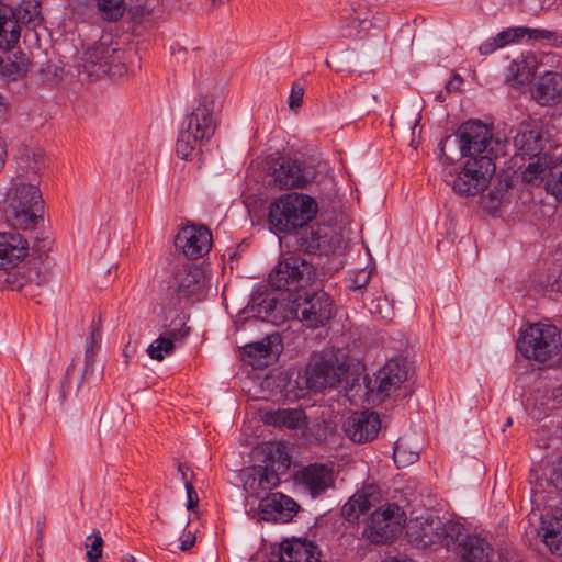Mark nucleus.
I'll use <instances>...</instances> for the list:
<instances>
[{"instance_id":"obj_1","label":"nucleus","mask_w":562,"mask_h":562,"mask_svg":"<svg viewBox=\"0 0 562 562\" xmlns=\"http://www.w3.org/2000/svg\"><path fill=\"white\" fill-rule=\"evenodd\" d=\"M305 380L311 390L341 386L348 393L355 389L359 376L351 370L350 359L345 351L328 348L311 357Z\"/></svg>"},{"instance_id":"obj_2","label":"nucleus","mask_w":562,"mask_h":562,"mask_svg":"<svg viewBox=\"0 0 562 562\" xmlns=\"http://www.w3.org/2000/svg\"><path fill=\"white\" fill-rule=\"evenodd\" d=\"M214 109L215 99L212 95H204L186 117L176 143L179 158L192 159L201 151V146L212 138L216 130Z\"/></svg>"},{"instance_id":"obj_3","label":"nucleus","mask_w":562,"mask_h":562,"mask_svg":"<svg viewBox=\"0 0 562 562\" xmlns=\"http://www.w3.org/2000/svg\"><path fill=\"white\" fill-rule=\"evenodd\" d=\"M450 143L458 144L460 156L467 159L490 156L494 161L498 156L505 155V144L494 138L488 126L480 121L463 123L454 138L447 136L440 142V157L445 166L453 160L447 153Z\"/></svg>"},{"instance_id":"obj_4","label":"nucleus","mask_w":562,"mask_h":562,"mask_svg":"<svg viewBox=\"0 0 562 562\" xmlns=\"http://www.w3.org/2000/svg\"><path fill=\"white\" fill-rule=\"evenodd\" d=\"M44 202L36 184L21 177L13 179L3 201L2 211L10 225L21 229L35 227L42 216Z\"/></svg>"},{"instance_id":"obj_5","label":"nucleus","mask_w":562,"mask_h":562,"mask_svg":"<svg viewBox=\"0 0 562 562\" xmlns=\"http://www.w3.org/2000/svg\"><path fill=\"white\" fill-rule=\"evenodd\" d=\"M317 211V202L312 196L291 192L270 205L269 223L278 232L288 233L307 225Z\"/></svg>"},{"instance_id":"obj_6","label":"nucleus","mask_w":562,"mask_h":562,"mask_svg":"<svg viewBox=\"0 0 562 562\" xmlns=\"http://www.w3.org/2000/svg\"><path fill=\"white\" fill-rule=\"evenodd\" d=\"M406 533L417 548L440 546L450 550L452 538L459 533V522L435 515L420 516L409 521Z\"/></svg>"},{"instance_id":"obj_7","label":"nucleus","mask_w":562,"mask_h":562,"mask_svg":"<svg viewBox=\"0 0 562 562\" xmlns=\"http://www.w3.org/2000/svg\"><path fill=\"white\" fill-rule=\"evenodd\" d=\"M517 348L528 359L538 362L549 361L562 349L561 333L551 324H532L521 333Z\"/></svg>"},{"instance_id":"obj_8","label":"nucleus","mask_w":562,"mask_h":562,"mask_svg":"<svg viewBox=\"0 0 562 562\" xmlns=\"http://www.w3.org/2000/svg\"><path fill=\"white\" fill-rule=\"evenodd\" d=\"M495 170L496 165L490 156L472 157L465 160L458 173L446 175V182L457 194L472 196L487 188Z\"/></svg>"},{"instance_id":"obj_9","label":"nucleus","mask_w":562,"mask_h":562,"mask_svg":"<svg viewBox=\"0 0 562 562\" xmlns=\"http://www.w3.org/2000/svg\"><path fill=\"white\" fill-rule=\"evenodd\" d=\"M315 277V269L307 260L291 256L270 272L269 283L277 290L297 291L310 285Z\"/></svg>"},{"instance_id":"obj_10","label":"nucleus","mask_w":562,"mask_h":562,"mask_svg":"<svg viewBox=\"0 0 562 562\" xmlns=\"http://www.w3.org/2000/svg\"><path fill=\"white\" fill-rule=\"evenodd\" d=\"M291 314L308 328L324 326L333 316V300L324 291L305 292L292 300Z\"/></svg>"},{"instance_id":"obj_11","label":"nucleus","mask_w":562,"mask_h":562,"mask_svg":"<svg viewBox=\"0 0 562 562\" xmlns=\"http://www.w3.org/2000/svg\"><path fill=\"white\" fill-rule=\"evenodd\" d=\"M404 521V510L396 504H386L371 514L363 535L372 543H387L402 532Z\"/></svg>"},{"instance_id":"obj_12","label":"nucleus","mask_w":562,"mask_h":562,"mask_svg":"<svg viewBox=\"0 0 562 562\" xmlns=\"http://www.w3.org/2000/svg\"><path fill=\"white\" fill-rule=\"evenodd\" d=\"M530 483L533 492V503L553 509L557 503H562V457L554 460L540 476L536 469H531Z\"/></svg>"},{"instance_id":"obj_13","label":"nucleus","mask_w":562,"mask_h":562,"mask_svg":"<svg viewBox=\"0 0 562 562\" xmlns=\"http://www.w3.org/2000/svg\"><path fill=\"white\" fill-rule=\"evenodd\" d=\"M459 562H491L494 550L485 536L471 533L459 524V533L452 538L450 550Z\"/></svg>"},{"instance_id":"obj_14","label":"nucleus","mask_w":562,"mask_h":562,"mask_svg":"<svg viewBox=\"0 0 562 562\" xmlns=\"http://www.w3.org/2000/svg\"><path fill=\"white\" fill-rule=\"evenodd\" d=\"M408 378V368L403 359L389 360L375 374L376 396L384 401L392 396L401 397L407 394L404 386Z\"/></svg>"},{"instance_id":"obj_15","label":"nucleus","mask_w":562,"mask_h":562,"mask_svg":"<svg viewBox=\"0 0 562 562\" xmlns=\"http://www.w3.org/2000/svg\"><path fill=\"white\" fill-rule=\"evenodd\" d=\"M312 165L295 159H283L273 171V183L279 189L304 188L316 178Z\"/></svg>"},{"instance_id":"obj_16","label":"nucleus","mask_w":562,"mask_h":562,"mask_svg":"<svg viewBox=\"0 0 562 562\" xmlns=\"http://www.w3.org/2000/svg\"><path fill=\"white\" fill-rule=\"evenodd\" d=\"M175 245L186 257L198 259L210 251L212 235L205 226L188 225L179 231L176 236Z\"/></svg>"},{"instance_id":"obj_17","label":"nucleus","mask_w":562,"mask_h":562,"mask_svg":"<svg viewBox=\"0 0 562 562\" xmlns=\"http://www.w3.org/2000/svg\"><path fill=\"white\" fill-rule=\"evenodd\" d=\"M379 415L362 411L352 413L344 423L346 436L353 442L363 443L374 439L380 430Z\"/></svg>"},{"instance_id":"obj_18","label":"nucleus","mask_w":562,"mask_h":562,"mask_svg":"<svg viewBox=\"0 0 562 562\" xmlns=\"http://www.w3.org/2000/svg\"><path fill=\"white\" fill-rule=\"evenodd\" d=\"M259 508L263 520L288 522L296 514L299 506L291 497L277 492L262 497Z\"/></svg>"},{"instance_id":"obj_19","label":"nucleus","mask_w":562,"mask_h":562,"mask_svg":"<svg viewBox=\"0 0 562 562\" xmlns=\"http://www.w3.org/2000/svg\"><path fill=\"white\" fill-rule=\"evenodd\" d=\"M205 286V276L201 268L193 265L183 266L173 276L170 288L180 297L198 295Z\"/></svg>"},{"instance_id":"obj_20","label":"nucleus","mask_w":562,"mask_h":562,"mask_svg":"<svg viewBox=\"0 0 562 562\" xmlns=\"http://www.w3.org/2000/svg\"><path fill=\"white\" fill-rule=\"evenodd\" d=\"M53 268L54 260L48 257L34 258L27 262L21 270H19V274L22 282L19 283V286L22 288H42L48 284L53 277Z\"/></svg>"},{"instance_id":"obj_21","label":"nucleus","mask_w":562,"mask_h":562,"mask_svg":"<svg viewBox=\"0 0 562 562\" xmlns=\"http://www.w3.org/2000/svg\"><path fill=\"white\" fill-rule=\"evenodd\" d=\"M27 254V241L19 233H0V269L15 267Z\"/></svg>"},{"instance_id":"obj_22","label":"nucleus","mask_w":562,"mask_h":562,"mask_svg":"<svg viewBox=\"0 0 562 562\" xmlns=\"http://www.w3.org/2000/svg\"><path fill=\"white\" fill-rule=\"evenodd\" d=\"M280 484L277 471L268 465L254 467L246 475L244 487L256 496L260 497L262 493L270 492Z\"/></svg>"},{"instance_id":"obj_23","label":"nucleus","mask_w":562,"mask_h":562,"mask_svg":"<svg viewBox=\"0 0 562 562\" xmlns=\"http://www.w3.org/2000/svg\"><path fill=\"white\" fill-rule=\"evenodd\" d=\"M300 480L312 497L323 494L334 483L333 471L324 464H311L300 472Z\"/></svg>"},{"instance_id":"obj_24","label":"nucleus","mask_w":562,"mask_h":562,"mask_svg":"<svg viewBox=\"0 0 562 562\" xmlns=\"http://www.w3.org/2000/svg\"><path fill=\"white\" fill-rule=\"evenodd\" d=\"M514 147L521 156L536 157L541 155L544 148L542 132L537 126L521 124L514 136Z\"/></svg>"},{"instance_id":"obj_25","label":"nucleus","mask_w":562,"mask_h":562,"mask_svg":"<svg viewBox=\"0 0 562 562\" xmlns=\"http://www.w3.org/2000/svg\"><path fill=\"white\" fill-rule=\"evenodd\" d=\"M533 99L541 105H551L562 98V76L546 72L532 89Z\"/></svg>"},{"instance_id":"obj_26","label":"nucleus","mask_w":562,"mask_h":562,"mask_svg":"<svg viewBox=\"0 0 562 562\" xmlns=\"http://www.w3.org/2000/svg\"><path fill=\"white\" fill-rule=\"evenodd\" d=\"M279 562H321L317 548L311 542L285 540L280 546Z\"/></svg>"},{"instance_id":"obj_27","label":"nucleus","mask_w":562,"mask_h":562,"mask_svg":"<svg viewBox=\"0 0 562 562\" xmlns=\"http://www.w3.org/2000/svg\"><path fill=\"white\" fill-rule=\"evenodd\" d=\"M114 49H110L102 44L89 48L83 57L85 71L94 76L114 74L110 67L114 60Z\"/></svg>"},{"instance_id":"obj_28","label":"nucleus","mask_w":562,"mask_h":562,"mask_svg":"<svg viewBox=\"0 0 562 562\" xmlns=\"http://www.w3.org/2000/svg\"><path fill=\"white\" fill-rule=\"evenodd\" d=\"M379 496L372 487L356 493L342 506L341 515L349 521L357 520L361 514L376 505Z\"/></svg>"},{"instance_id":"obj_29","label":"nucleus","mask_w":562,"mask_h":562,"mask_svg":"<svg viewBox=\"0 0 562 562\" xmlns=\"http://www.w3.org/2000/svg\"><path fill=\"white\" fill-rule=\"evenodd\" d=\"M20 26L14 20L13 8L0 2V50H9L19 42Z\"/></svg>"},{"instance_id":"obj_30","label":"nucleus","mask_w":562,"mask_h":562,"mask_svg":"<svg viewBox=\"0 0 562 562\" xmlns=\"http://www.w3.org/2000/svg\"><path fill=\"white\" fill-rule=\"evenodd\" d=\"M529 158L530 161L522 171V180L531 184H539L546 177L551 176L555 160L548 153Z\"/></svg>"},{"instance_id":"obj_31","label":"nucleus","mask_w":562,"mask_h":562,"mask_svg":"<svg viewBox=\"0 0 562 562\" xmlns=\"http://www.w3.org/2000/svg\"><path fill=\"white\" fill-rule=\"evenodd\" d=\"M537 65V57L533 54L512 61L508 66L507 81L515 87L529 83L536 74Z\"/></svg>"},{"instance_id":"obj_32","label":"nucleus","mask_w":562,"mask_h":562,"mask_svg":"<svg viewBox=\"0 0 562 562\" xmlns=\"http://www.w3.org/2000/svg\"><path fill=\"white\" fill-rule=\"evenodd\" d=\"M262 420L274 427L300 429L305 426V415L302 409L285 408L266 412Z\"/></svg>"},{"instance_id":"obj_33","label":"nucleus","mask_w":562,"mask_h":562,"mask_svg":"<svg viewBox=\"0 0 562 562\" xmlns=\"http://www.w3.org/2000/svg\"><path fill=\"white\" fill-rule=\"evenodd\" d=\"M187 334V330L182 329L168 330L166 334L160 335L148 346V356L157 361L164 360L166 356L173 352L175 341L184 337Z\"/></svg>"},{"instance_id":"obj_34","label":"nucleus","mask_w":562,"mask_h":562,"mask_svg":"<svg viewBox=\"0 0 562 562\" xmlns=\"http://www.w3.org/2000/svg\"><path fill=\"white\" fill-rule=\"evenodd\" d=\"M312 243L307 246L311 251L329 252L339 246V238L329 225H317L311 231Z\"/></svg>"},{"instance_id":"obj_35","label":"nucleus","mask_w":562,"mask_h":562,"mask_svg":"<svg viewBox=\"0 0 562 562\" xmlns=\"http://www.w3.org/2000/svg\"><path fill=\"white\" fill-rule=\"evenodd\" d=\"M543 517L548 519V526L543 535V542L549 550L558 555H562V521L561 518L553 517L549 508L543 507Z\"/></svg>"},{"instance_id":"obj_36","label":"nucleus","mask_w":562,"mask_h":562,"mask_svg":"<svg viewBox=\"0 0 562 562\" xmlns=\"http://www.w3.org/2000/svg\"><path fill=\"white\" fill-rule=\"evenodd\" d=\"M393 458L398 468L411 465L419 459V447L409 439L401 438L395 442Z\"/></svg>"},{"instance_id":"obj_37","label":"nucleus","mask_w":562,"mask_h":562,"mask_svg":"<svg viewBox=\"0 0 562 562\" xmlns=\"http://www.w3.org/2000/svg\"><path fill=\"white\" fill-rule=\"evenodd\" d=\"M270 339L266 338L258 342L248 344L244 347V355L249 364L254 367L266 366V359L270 357Z\"/></svg>"},{"instance_id":"obj_38","label":"nucleus","mask_w":562,"mask_h":562,"mask_svg":"<svg viewBox=\"0 0 562 562\" xmlns=\"http://www.w3.org/2000/svg\"><path fill=\"white\" fill-rule=\"evenodd\" d=\"M101 344V329L98 325H91L90 336L86 339L85 364L86 370L91 369L94 364L95 355Z\"/></svg>"},{"instance_id":"obj_39","label":"nucleus","mask_w":562,"mask_h":562,"mask_svg":"<svg viewBox=\"0 0 562 562\" xmlns=\"http://www.w3.org/2000/svg\"><path fill=\"white\" fill-rule=\"evenodd\" d=\"M14 20L20 26V23L29 24L35 21L40 11L38 4L35 1H23L16 8H13Z\"/></svg>"},{"instance_id":"obj_40","label":"nucleus","mask_w":562,"mask_h":562,"mask_svg":"<svg viewBox=\"0 0 562 562\" xmlns=\"http://www.w3.org/2000/svg\"><path fill=\"white\" fill-rule=\"evenodd\" d=\"M535 41H548L550 45L562 48V33L546 29L525 27V36Z\"/></svg>"},{"instance_id":"obj_41","label":"nucleus","mask_w":562,"mask_h":562,"mask_svg":"<svg viewBox=\"0 0 562 562\" xmlns=\"http://www.w3.org/2000/svg\"><path fill=\"white\" fill-rule=\"evenodd\" d=\"M104 541L100 533H92L87 537L85 548L89 562H99L102 558Z\"/></svg>"},{"instance_id":"obj_42","label":"nucleus","mask_w":562,"mask_h":562,"mask_svg":"<svg viewBox=\"0 0 562 562\" xmlns=\"http://www.w3.org/2000/svg\"><path fill=\"white\" fill-rule=\"evenodd\" d=\"M98 5L110 21L120 19L124 13L123 0H98Z\"/></svg>"},{"instance_id":"obj_43","label":"nucleus","mask_w":562,"mask_h":562,"mask_svg":"<svg viewBox=\"0 0 562 562\" xmlns=\"http://www.w3.org/2000/svg\"><path fill=\"white\" fill-rule=\"evenodd\" d=\"M367 22L366 18H361V15L357 12L350 13L348 16L344 18L342 21V32L344 36L346 37H353L357 36L359 33V30L363 26V24Z\"/></svg>"},{"instance_id":"obj_44","label":"nucleus","mask_w":562,"mask_h":562,"mask_svg":"<svg viewBox=\"0 0 562 562\" xmlns=\"http://www.w3.org/2000/svg\"><path fill=\"white\" fill-rule=\"evenodd\" d=\"M29 65L24 60H2L1 61V70L4 76L11 79H18L24 76L27 72Z\"/></svg>"},{"instance_id":"obj_45","label":"nucleus","mask_w":562,"mask_h":562,"mask_svg":"<svg viewBox=\"0 0 562 562\" xmlns=\"http://www.w3.org/2000/svg\"><path fill=\"white\" fill-rule=\"evenodd\" d=\"M555 171L552 170L551 178L547 181V191L552 194L558 201H562V162L554 166Z\"/></svg>"},{"instance_id":"obj_46","label":"nucleus","mask_w":562,"mask_h":562,"mask_svg":"<svg viewBox=\"0 0 562 562\" xmlns=\"http://www.w3.org/2000/svg\"><path fill=\"white\" fill-rule=\"evenodd\" d=\"M525 36V27H510L499 32L495 38L499 47H504L509 43H514Z\"/></svg>"},{"instance_id":"obj_47","label":"nucleus","mask_w":562,"mask_h":562,"mask_svg":"<svg viewBox=\"0 0 562 562\" xmlns=\"http://www.w3.org/2000/svg\"><path fill=\"white\" fill-rule=\"evenodd\" d=\"M304 97V87L299 82H294L291 88V93L289 95V106L291 110H295L302 105Z\"/></svg>"},{"instance_id":"obj_48","label":"nucleus","mask_w":562,"mask_h":562,"mask_svg":"<svg viewBox=\"0 0 562 562\" xmlns=\"http://www.w3.org/2000/svg\"><path fill=\"white\" fill-rule=\"evenodd\" d=\"M370 280V272L360 270L355 274V278L350 279L349 288L352 290H359L364 288Z\"/></svg>"},{"instance_id":"obj_49","label":"nucleus","mask_w":562,"mask_h":562,"mask_svg":"<svg viewBox=\"0 0 562 562\" xmlns=\"http://www.w3.org/2000/svg\"><path fill=\"white\" fill-rule=\"evenodd\" d=\"M186 491L188 496L187 508L189 510H193L195 507H198L199 497L190 481H186Z\"/></svg>"},{"instance_id":"obj_50","label":"nucleus","mask_w":562,"mask_h":562,"mask_svg":"<svg viewBox=\"0 0 562 562\" xmlns=\"http://www.w3.org/2000/svg\"><path fill=\"white\" fill-rule=\"evenodd\" d=\"M498 48H501L499 44L496 42V38L494 36L492 38H488L484 43H482L481 46L479 47V50H480V53L482 55H487V54H491V53H493L494 50H496Z\"/></svg>"},{"instance_id":"obj_51","label":"nucleus","mask_w":562,"mask_h":562,"mask_svg":"<svg viewBox=\"0 0 562 562\" xmlns=\"http://www.w3.org/2000/svg\"><path fill=\"white\" fill-rule=\"evenodd\" d=\"M180 541H181L180 549L182 551H186V550L190 549L194 544L195 536L192 532L189 531V532H187V533L181 536Z\"/></svg>"},{"instance_id":"obj_52","label":"nucleus","mask_w":562,"mask_h":562,"mask_svg":"<svg viewBox=\"0 0 562 562\" xmlns=\"http://www.w3.org/2000/svg\"><path fill=\"white\" fill-rule=\"evenodd\" d=\"M462 83V78L454 74L452 79L447 82V90L448 91H456L460 89V86Z\"/></svg>"},{"instance_id":"obj_53","label":"nucleus","mask_w":562,"mask_h":562,"mask_svg":"<svg viewBox=\"0 0 562 562\" xmlns=\"http://www.w3.org/2000/svg\"><path fill=\"white\" fill-rule=\"evenodd\" d=\"M559 504L560 503H557L555 507L551 509V513L553 514V517H558L559 519L561 518L562 521V508L559 507Z\"/></svg>"},{"instance_id":"obj_54","label":"nucleus","mask_w":562,"mask_h":562,"mask_svg":"<svg viewBox=\"0 0 562 562\" xmlns=\"http://www.w3.org/2000/svg\"><path fill=\"white\" fill-rule=\"evenodd\" d=\"M178 471L180 472L182 480H183L184 482H186V481H188V479H187V473H186V467H184L182 463H180V464L178 465Z\"/></svg>"},{"instance_id":"obj_55","label":"nucleus","mask_w":562,"mask_h":562,"mask_svg":"<svg viewBox=\"0 0 562 562\" xmlns=\"http://www.w3.org/2000/svg\"><path fill=\"white\" fill-rule=\"evenodd\" d=\"M513 425V419L510 417L507 418L505 425H504V428H503V431H505V429L507 427H510Z\"/></svg>"},{"instance_id":"obj_56","label":"nucleus","mask_w":562,"mask_h":562,"mask_svg":"<svg viewBox=\"0 0 562 562\" xmlns=\"http://www.w3.org/2000/svg\"><path fill=\"white\" fill-rule=\"evenodd\" d=\"M419 121H420V115L417 116L416 121H415V124H414V127H413V133L415 132V128L417 127V125L419 124Z\"/></svg>"},{"instance_id":"obj_57","label":"nucleus","mask_w":562,"mask_h":562,"mask_svg":"<svg viewBox=\"0 0 562 562\" xmlns=\"http://www.w3.org/2000/svg\"><path fill=\"white\" fill-rule=\"evenodd\" d=\"M488 196H490L492 200H494V199H495L497 203L499 202V200L495 198V194H494L493 192H490V193H488Z\"/></svg>"},{"instance_id":"obj_58","label":"nucleus","mask_w":562,"mask_h":562,"mask_svg":"<svg viewBox=\"0 0 562 562\" xmlns=\"http://www.w3.org/2000/svg\"><path fill=\"white\" fill-rule=\"evenodd\" d=\"M351 370L353 371V369H351ZM355 372L357 374H359L356 370H355ZM358 376L360 378V375H358ZM359 381H360V379L355 383V386L358 385V387H361V384H359Z\"/></svg>"},{"instance_id":"obj_59","label":"nucleus","mask_w":562,"mask_h":562,"mask_svg":"<svg viewBox=\"0 0 562 562\" xmlns=\"http://www.w3.org/2000/svg\"><path fill=\"white\" fill-rule=\"evenodd\" d=\"M128 561H130V562H135L134 557H128Z\"/></svg>"}]
</instances>
